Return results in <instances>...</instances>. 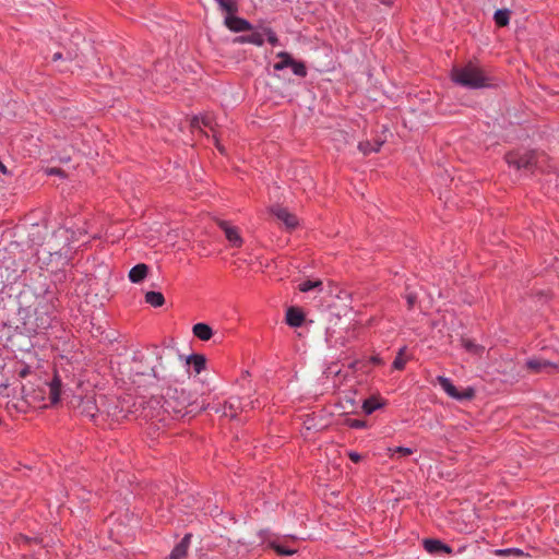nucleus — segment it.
<instances>
[{"label": "nucleus", "mask_w": 559, "mask_h": 559, "mask_svg": "<svg viewBox=\"0 0 559 559\" xmlns=\"http://www.w3.org/2000/svg\"><path fill=\"white\" fill-rule=\"evenodd\" d=\"M424 548L426 551L430 554H436L439 551H444L447 554H451L452 549L448 545L443 544L439 539L428 538L424 540Z\"/></svg>", "instance_id": "2eb2a0df"}, {"label": "nucleus", "mask_w": 559, "mask_h": 559, "mask_svg": "<svg viewBox=\"0 0 559 559\" xmlns=\"http://www.w3.org/2000/svg\"><path fill=\"white\" fill-rule=\"evenodd\" d=\"M526 367L534 373L546 372L549 374L559 372V364L542 358H531L526 361Z\"/></svg>", "instance_id": "423d86ee"}, {"label": "nucleus", "mask_w": 559, "mask_h": 559, "mask_svg": "<svg viewBox=\"0 0 559 559\" xmlns=\"http://www.w3.org/2000/svg\"><path fill=\"white\" fill-rule=\"evenodd\" d=\"M388 453L391 459H394L395 456L403 457V456L412 455L414 453V451L411 448L396 447V448H389Z\"/></svg>", "instance_id": "393cba45"}, {"label": "nucleus", "mask_w": 559, "mask_h": 559, "mask_svg": "<svg viewBox=\"0 0 559 559\" xmlns=\"http://www.w3.org/2000/svg\"><path fill=\"white\" fill-rule=\"evenodd\" d=\"M462 346L465 348L466 352L479 356L484 353L485 349L484 346L476 344L474 341L469 338H463Z\"/></svg>", "instance_id": "5701e85b"}, {"label": "nucleus", "mask_w": 559, "mask_h": 559, "mask_svg": "<svg viewBox=\"0 0 559 559\" xmlns=\"http://www.w3.org/2000/svg\"><path fill=\"white\" fill-rule=\"evenodd\" d=\"M405 352H406V347H402L400 348L393 364H392V367L393 369L395 370H403L406 366V362H407V359L404 357L405 355Z\"/></svg>", "instance_id": "bb28decb"}, {"label": "nucleus", "mask_w": 559, "mask_h": 559, "mask_svg": "<svg viewBox=\"0 0 559 559\" xmlns=\"http://www.w3.org/2000/svg\"><path fill=\"white\" fill-rule=\"evenodd\" d=\"M305 321L304 312L296 307H290L286 311V323L293 328H299Z\"/></svg>", "instance_id": "4468645a"}, {"label": "nucleus", "mask_w": 559, "mask_h": 559, "mask_svg": "<svg viewBox=\"0 0 559 559\" xmlns=\"http://www.w3.org/2000/svg\"><path fill=\"white\" fill-rule=\"evenodd\" d=\"M369 361L373 365H383V360L378 355L371 356Z\"/></svg>", "instance_id": "e433bc0d"}, {"label": "nucleus", "mask_w": 559, "mask_h": 559, "mask_svg": "<svg viewBox=\"0 0 559 559\" xmlns=\"http://www.w3.org/2000/svg\"><path fill=\"white\" fill-rule=\"evenodd\" d=\"M495 554L497 556H510V555L521 556V555H523V551L519 548H507V549H498L495 551Z\"/></svg>", "instance_id": "473e14b6"}, {"label": "nucleus", "mask_w": 559, "mask_h": 559, "mask_svg": "<svg viewBox=\"0 0 559 559\" xmlns=\"http://www.w3.org/2000/svg\"><path fill=\"white\" fill-rule=\"evenodd\" d=\"M348 457L354 463H358V462L361 461V455L359 453L355 452V451H349L348 452Z\"/></svg>", "instance_id": "72a5a7b5"}, {"label": "nucleus", "mask_w": 559, "mask_h": 559, "mask_svg": "<svg viewBox=\"0 0 559 559\" xmlns=\"http://www.w3.org/2000/svg\"><path fill=\"white\" fill-rule=\"evenodd\" d=\"M345 423L346 426L353 429H364L367 427V423L362 419L347 418Z\"/></svg>", "instance_id": "2f4dec72"}, {"label": "nucleus", "mask_w": 559, "mask_h": 559, "mask_svg": "<svg viewBox=\"0 0 559 559\" xmlns=\"http://www.w3.org/2000/svg\"><path fill=\"white\" fill-rule=\"evenodd\" d=\"M217 226L224 231L227 241L233 248H241L243 245V239L240 235V230L238 227L231 225L229 222L224 219H218Z\"/></svg>", "instance_id": "39448f33"}, {"label": "nucleus", "mask_w": 559, "mask_h": 559, "mask_svg": "<svg viewBox=\"0 0 559 559\" xmlns=\"http://www.w3.org/2000/svg\"><path fill=\"white\" fill-rule=\"evenodd\" d=\"M383 405H384V403L381 402L380 397L371 396L364 401L362 411L365 412V414L370 415L374 411L381 408Z\"/></svg>", "instance_id": "6ab92c4d"}, {"label": "nucleus", "mask_w": 559, "mask_h": 559, "mask_svg": "<svg viewBox=\"0 0 559 559\" xmlns=\"http://www.w3.org/2000/svg\"><path fill=\"white\" fill-rule=\"evenodd\" d=\"M504 159L507 164L515 169H542L544 170L543 163L547 160V155L536 151H512L506 154Z\"/></svg>", "instance_id": "7ed1b4c3"}, {"label": "nucleus", "mask_w": 559, "mask_h": 559, "mask_svg": "<svg viewBox=\"0 0 559 559\" xmlns=\"http://www.w3.org/2000/svg\"><path fill=\"white\" fill-rule=\"evenodd\" d=\"M162 407L174 419H183L205 409L204 405L199 406L192 401L191 394L182 388H168Z\"/></svg>", "instance_id": "f257e3e1"}, {"label": "nucleus", "mask_w": 559, "mask_h": 559, "mask_svg": "<svg viewBox=\"0 0 559 559\" xmlns=\"http://www.w3.org/2000/svg\"><path fill=\"white\" fill-rule=\"evenodd\" d=\"M267 547H270L271 549H273L277 555L280 556H292L294 554H296V549H292L289 547H287L286 545L277 542V540H269L267 542Z\"/></svg>", "instance_id": "412c9836"}, {"label": "nucleus", "mask_w": 559, "mask_h": 559, "mask_svg": "<svg viewBox=\"0 0 559 559\" xmlns=\"http://www.w3.org/2000/svg\"><path fill=\"white\" fill-rule=\"evenodd\" d=\"M192 534L187 533L183 538L177 544L166 559H185L188 555V549L191 544Z\"/></svg>", "instance_id": "9d476101"}, {"label": "nucleus", "mask_w": 559, "mask_h": 559, "mask_svg": "<svg viewBox=\"0 0 559 559\" xmlns=\"http://www.w3.org/2000/svg\"><path fill=\"white\" fill-rule=\"evenodd\" d=\"M225 25L228 27V29H230L231 32H235V33L248 32V31L253 29V26L249 21H247L246 19L239 17V16H236V14L226 15L225 16Z\"/></svg>", "instance_id": "6e6552de"}, {"label": "nucleus", "mask_w": 559, "mask_h": 559, "mask_svg": "<svg viewBox=\"0 0 559 559\" xmlns=\"http://www.w3.org/2000/svg\"><path fill=\"white\" fill-rule=\"evenodd\" d=\"M383 145V141H374L373 143L370 141H361L358 143V150L364 155H369L370 153L374 152L378 153Z\"/></svg>", "instance_id": "a211bd4d"}, {"label": "nucleus", "mask_w": 559, "mask_h": 559, "mask_svg": "<svg viewBox=\"0 0 559 559\" xmlns=\"http://www.w3.org/2000/svg\"><path fill=\"white\" fill-rule=\"evenodd\" d=\"M29 373H31V367H29V366H24V367L19 371V376H20V378H26Z\"/></svg>", "instance_id": "c9c22d12"}, {"label": "nucleus", "mask_w": 559, "mask_h": 559, "mask_svg": "<svg viewBox=\"0 0 559 559\" xmlns=\"http://www.w3.org/2000/svg\"><path fill=\"white\" fill-rule=\"evenodd\" d=\"M145 302L154 308L162 307L165 304V297L159 292H147L144 296Z\"/></svg>", "instance_id": "aec40b11"}, {"label": "nucleus", "mask_w": 559, "mask_h": 559, "mask_svg": "<svg viewBox=\"0 0 559 559\" xmlns=\"http://www.w3.org/2000/svg\"><path fill=\"white\" fill-rule=\"evenodd\" d=\"M495 22L498 26H507L510 21V12L509 10H498L495 13Z\"/></svg>", "instance_id": "cd10ccee"}, {"label": "nucleus", "mask_w": 559, "mask_h": 559, "mask_svg": "<svg viewBox=\"0 0 559 559\" xmlns=\"http://www.w3.org/2000/svg\"><path fill=\"white\" fill-rule=\"evenodd\" d=\"M264 34L262 32H252L248 35H242L237 37L236 41L240 44H252L255 46H263L264 45Z\"/></svg>", "instance_id": "dca6fc26"}, {"label": "nucleus", "mask_w": 559, "mask_h": 559, "mask_svg": "<svg viewBox=\"0 0 559 559\" xmlns=\"http://www.w3.org/2000/svg\"><path fill=\"white\" fill-rule=\"evenodd\" d=\"M450 78L456 85L469 90H479L492 86L491 78L486 74L481 67L472 61L462 67H453Z\"/></svg>", "instance_id": "f03ea898"}, {"label": "nucleus", "mask_w": 559, "mask_h": 559, "mask_svg": "<svg viewBox=\"0 0 559 559\" xmlns=\"http://www.w3.org/2000/svg\"><path fill=\"white\" fill-rule=\"evenodd\" d=\"M290 69L293 73L297 76L305 78L307 76V68L306 64L302 61L293 60V63L290 66Z\"/></svg>", "instance_id": "c756f323"}, {"label": "nucleus", "mask_w": 559, "mask_h": 559, "mask_svg": "<svg viewBox=\"0 0 559 559\" xmlns=\"http://www.w3.org/2000/svg\"><path fill=\"white\" fill-rule=\"evenodd\" d=\"M219 8L227 13L234 15L238 12V4L236 0H216Z\"/></svg>", "instance_id": "b1692460"}, {"label": "nucleus", "mask_w": 559, "mask_h": 559, "mask_svg": "<svg viewBox=\"0 0 559 559\" xmlns=\"http://www.w3.org/2000/svg\"><path fill=\"white\" fill-rule=\"evenodd\" d=\"M195 337L201 341H209L213 336L212 328L206 323H197L192 328Z\"/></svg>", "instance_id": "f3484780"}, {"label": "nucleus", "mask_w": 559, "mask_h": 559, "mask_svg": "<svg viewBox=\"0 0 559 559\" xmlns=\"http://www.w3.org/2000/svg\"><path fill=\"white\" fill-rule=\"evenodd\" d=\"M214 117L212 115L205 114L201 116H193L190 122L191 129L202 130V127L209 128L210 130H214Z\"/></svg>", "instance_id": "ddd939ff"}, {"label": "nucleus", "mask_w": 559, "mask_h": 559, "mask_svg": "<svg viewBox=\"0 0 559 559\" xmlns=\"http://www.w3.org/2000/svg\"><path fill=\"white\" fill-rule=\"evenodd\" d=\"M61 56H62V55H61L60 52L55 53V55H53V60H58V59H60V58H61Z\"/></svg>", "instance_id": "58836bf2"}, {"label": "nucleus", "mask_w": 559, "mask_h": 559, "mask_svg": "<svg viewBox=\"0 0 559 559\" xmlns=\"http://www.w3.org/2000/svg\"><path fill=\"white\" fill-rule=\"evenodd\" d=\"M316 288L322 289V282L320 280H306L298 285V289L302 293H307Z\"/></svg>", "instance_id": "a878e982"}, {"label": "nucleus", "mask_w": 559, "mask_h": 559, "mask_svg": "<svg viewBox=\"0 0 559 559\" xmlns=\"http://www.w3.org/2000/svg\"><path fill=\"white\" fill-rule=\"evenodd\" d=\"M48 384L49 388V402L51 405L57 404L60 401L62 382L58 373L53 374V378Z\"/></svg>", "instance_id": "9b49d317"}, {"label": "nucleus", "mask_w": 559, "mask_h": 559, "mask_svg": "<svg viewBox=\"0 0 559 559\" xmlns=\"http://www.w3.org/2000/svg\"><path fill=\"white\" fill-rule=\"evenodd\" d=\"M215 146L222 153L225 154V148L219 144V141L215 138Z\"/></svg>", "instance_id": "4c0bfd02"}, {"label": "nucleus", "mask_w": 559, "mask_h": 559, "mask_svg": "<svg viewBox=\"0 0 559 559\" xmlns=\"http://www.w3.org/2000/svg\"><path fill=\"white\" fill-rule=\"evenodd\" d=\"M150 267L145 263H139L129 271V280L131 283L139 284L148 275Z\"/></svg>", "instance_id": "f8f14e48"}, {"label": "nucleus", "mask_w": 559, "mask_h": 559, "mask_svg": "<svg viewBox=\"0 0 559 559\" xmlns=\"http://www.w3.org/2000/svg\"><path fill=\"white\" fill-rule=\"evenodd\" d=\"M416 299H417V297L415 294H408L406 296L408 309H412L414 307Z\"/></svg>", "instance_id": "f704fd0d"}, {"label": "nucleus", "mask_w": 559, "mask_h": 559, "mask_svg": "<svg viewBox=\"0 0 559 559\" xmlns=\"http://www.w3.org/2000/svg\"><path fill=\"white\" fill-rule=\"evenodd\" d=\"M276 57L280 58L281 61L274 63L273 68L275 71H282L286 68H290L294 60L290 53L286 51H280L277 52Z\"/></svg>", "instance_id": "4be33fe9"}, {"label": "nucleus", "mask_w": 559, "mask_h": 559, "mask_svg": "<svg viewBox=\"0 0 559 559\" xmlns=\"http://www.w3.org/2000/svg\"><path fill=\"white\" fill-rule=\"evenodd\" d=\"M263 34L266 36L270 45L276 46L278 44V37L271 27H263Z\"/></svg>", "instance_id": "7c9ffc66"}, {"label": "nucleus", "mask_w": 559, "mask_h": 559, "mask_svg": "<svg viewBox=\"0 0 559 559\" xmlns=\"http://www.w3.org/2000/svg\"><path fill=\"white\" fill-rule=\"evenodd\" d=\"M272 213L282 221L285 226L289 229H294L298 226V218L295 214L290 213L287 209L276 206L272 209Z\"/></svg>", "instance_id": "1a4fd4ad"}, {"label": "nucleus", "mask_w": 559, "mask_h": 559, "mask_svg": "<svg viewBox=\"0 0 559 559\" xmlns=\"http://www.w3.org/2000/svg\"><path fill=\"white\" fill-rule=\"evenodd\" d=\"M437 381L442 388V390L452 399L457 401L471 400L474 397V390L472 388H467L463 392H460L456 386L452 383V381L443 376H438Z\"/></svg>", "instance_id": "20e7f679"}, {"label": "nucleus", "mask_w": 559, "mask_h": 559, "mask_svg": "<svg viewBox=\"0 0 559 559\" xmlns=\"http://www.w3.org/2000/svg\"><path fill=\"white\" fill-rule=\"evenodd\" d=\"M243 409V403L240 397L231 396L227 401H225L222 415L229 419H235Z\"/></svg>", "instance_id": "0eeeda50"}, {"label": "nucleus", "mask_w": 559, "mask_h": 559, "mask_svg": "<svg viewBox=\"0 0 559 559\" xmlns=\"http://www.w3.org/2000/svg\"><path fill=\"white\" fill-rule=\"evenodd\" d=\"M189 362L192 365L194 371L200 373L205 369V358L202 355H192L189 359Z\"/></svg>", "instance_id": "c85d7f7f"}]
</instances>
